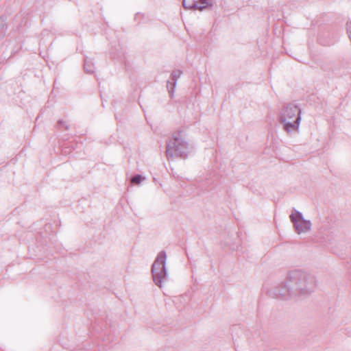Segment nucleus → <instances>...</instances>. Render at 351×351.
I'll return each mask as SVG.
<instances>
[{"instance_id": "obj_11", "label": "nucleus", "mask_w": 351, "mask_h": 351, "mask_svg": "<svg viewBox=\"0 0 351 351\" xmlns=\"http://www.w3.org/2000/svg\"><path fill=\"white\" fill-rule=\"evenodd\" d=\"M57 125H58L59 128H60L61 127H64L65 128V130H68L69 129L68 125L64 121H63L62 120H59L58 121V123H57Z\"/></svg>"}, {"instance_id": "obj_9", "label": "nucleus", "mask_w": 351, "mask_h": 351, "mask_svg": "<svg viewBox=\"0 0 351 351\" xmlns=\"http://www.w3.org/2000/svg\"><path fill=\"white\" fill-rule=\"evenodd\" d=\"M6 24L3 17L0 18V38L3 37L5 34Z\"/></svg>"}, {"instance_id": "obj_7", "label": "nucleus", "mask_w": 351, "mask_h": 351, "mask_svg": "<svg viewBox=\"0 0 351 351\" xmlns=\"http://www.w3.org/2000/svg\"><path fill=\"white\" fill-rule=\"evenodd\" d=\"M181 74L182 71L180 70L173 71L171 74L170 80L167 81V88L171 97H173L177 80Z\"/></svg>"}, {"instance_id": "obj_5", "label": "nucleus", "mask_w": 351, "mask_h": 351, "mask_svg": "<svg viewBox=\"0 0 351 351\" xmlns=\"http://www.w3.org/2000/svg\"><path fill=\"white\" fill-rule=\"evenodd\" d=\"M295 214H291L289 217L293 223L295 231L298 234L308 232L311 227V223L308 220L304 219L302 214L297 210H294Z\"/></svg>"}, {"instance_id": "obj_4", "label": "nucleus", "mask_w": 351, "mask_h": 351, "mask_svg": "<svg viewBox=\"0 0 351 351\" xmlns=\"http://www.w3.org/2000/svg\"><path fill=\"white\" fill-rule=\"evenodd\" d=\"M167 254L165 251L160 252L152 266V274L156 285L162 287L163 283L168 280L166 269Z\"/></svg>"}, {"instance_id": "obj_3", "label": "nucleus", "mask_w": 351, "mask_h": 351, "mask_svg": "<svg viewBox=\"0 0 351 351\" xmlns=\"http://www.w3.org/2000/svg\"><path fill=\"white\" fill-rule=\"evenodd\" d=\"M189 154V144L182 131H177L167 141L166 156L168 159L180 157L186 158Z\"/></svg>"}, {"instance_id": "obj_2", "label": "nucleus", "mask_w": 351, "mask_h": 351, "mask_svg": "<svg viewBox=\"0 0 351 351\" xmlns=\"http://www.w3.org/2000/svg\"><path fill=\"white\" fill-rule=\"evenodd\" d=\"M301 110L296 104H287L280 114L279 121L283 125V130L291 134L298 132L301 121Z\"/></svg>"}, {"instance_id": "obj_8", "label": "nucleus", "mask_w": 351, "mask_h": 351, "mask_svg": "<svg viewBox=\"0 0 351 351\" xmlns=\"http://www.w3.org/2000/svg\"><path fill=\"white\" fill-rule=\"evenodd\" d=\"M84 71L88 74L93 73L95 71V67L92 64L91 61L90 60H88L87 58H86L84 60Z\"/></svg>"}, {"instance_id": "obj_6", "label": "nucleus", "mask_w": 351, "mask_h": 351, "mask_svg": "<svg viewBox=\"0 0 351 351\" xmlns=\"http://www.w3.org/2000/svg\"><path fill=\"white\" fill-rule=\"evenodd\" d=\"M182 5L185 9L198 10L199 11L213 5L210 0H183Z\"/></svg>"}, {"instance_id": "obj_1", "label": "nucleus", "mask_w": 351, "mask_h": 351, "mask_svg": "<svg viewBox=\"0 0 351 351\" xmlns=\"http://www.w3.org/2000/svg\"><path fill=\"white\" fill-rule=\"evenodd\" d=\"M317 287L315 276L302 270L289 273L285 281L268 291L272 298L282 300L306 298L314 293Z\"/></svg>"}, {"instance_id": "obj_10", "label": "nucleus", "mask_w": 351, "mask_h": 351, "mask_svg": "<svg viewBox=\"0 0 351 351\" xmlns=\"http://www.w3.org/2000/svg\"><path fill=\"white\" fill-rule=\"evenodd\" d=\"M144 178L139 174H136L131 178V183L139 184Z\"/></svg>"}]
</instances>
